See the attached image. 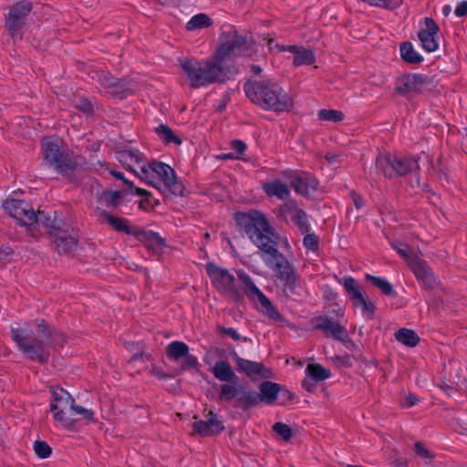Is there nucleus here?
Segmentation results:
<instances>
[{"label":"nucleus","mask_w":467,"mask_h":467,"mask_svg":"<svg viewBox=\"0 0 467 467\" xmlns=\"http://www.w3.org/2000/svg\"><path fill=\"white\" fill-rule=\"evenodd\" d=\"M235 223L241 225L249 239L261 250V258L285 285L296 286L298 277L289 262L276 246L290 247L286 237H281L271 227L265 216L259 212L235 213Z\"/></svg>","instance_id":"1"},{"label":"nucleus","mask_w":467,"mask_h":467,"mask_svg":"<svg viewBox=\"0 0 467 467\" xmlns=\"http://www.w3.org/2000/svg\"><path fill=\"white\" fill-rule=\"evenodd\" d=\"M244 92L251 101L265 109L285 112L294 106L292 96L278 84L269 80L247 82Z\"/></svg>","instance_id":"2"},{"label":"nucleus","mask_w":467,"mask_h":467,"mask_svg":"<svg viewBox=\"0 0 467 467\" xmlns=\"http://www.w3.org/2000/svg\"><path fill=\"white\" fill-rule=\"evenodd\" d=\"M50 410L56 424L64 429L71 428L77 420L72 418V414L79 416L78 420H83L87 423L96 421L92 410L75 405L70 394L60 388L52 389Z\"/></svg>","instance_id":"3"},{"label":"nucleus","mask_w":467,"mask_h":467,"mask_svg":"<svg viewBox=\"0 0 467 467\" xmlns=\"http://www.w3.org/2000/svg\"><path fill=\"white\" fill-rule=\"evenodd\" d=\"M139 179L166 194L182 195L184 187L177 182L173 169L161 161H149Z\"/></svg>","instance_id":"4"},{"label":"nucleus","mask_w":467,"mask_h":467,"mask_svg":"<svg viewBox=\"0 0 467 467\" xmlns=\"http://www.w3.org/2000/svg\"><path fill=\"white\" fill-rule=\"evenodd\" d=\"M182 67L193 88L223 81L225 77L221 60H183Z\"/></svg>","instance_id":"5"},{"label":"nucleus","mask_w":467,"mask_h":467,"mask_svg":"<svg viewBox=\"0 0 467 467\" xmlns=\"http://www.w3.org/2000/svg\"><path fill=\"white\" fill-rule=\"evenodd\" d=\"M12 336L23 353L31 359H37L44 362L47 354L42 350L40 342L33 337L32 331L27 325L12 327Z\"/></svg>","instance_id":"6"},{"label":"nucleus","mask_w":467,"mask_h":467,"mask_svg":"<svg viewBox=\"0 0 467 467\" xmlns=\"http://www.w3.org/2000/svg\"><path fill=\"white\" fill-rule=\"evenodd\" d=\"M280 392V386L273 382H264L260 385V394L254 391H241L235 389V398L238 405L244 409L256 405L259 401L265 404H272Z\"/></svg>","instance_id":"7"},{"label":"nucleus","mask_w":467,"mask_h":467,"mask_svg":"<svg viewBox=\"0 0 467 467\" xmlns=\"http://www.w3.org/2000/svg\"><path fill=\"white\" fill-rule=\"evenodd\" d=\"M376 166L388 177L396 174L403 175L415 171L419 167L417 161L414 159L398 158L389 153L379 156L376 160Z\"/></svg>","instance_id":"8"},{"label":"nucleus","mask_w":467,"mask_h":467,"mask_svg":"<svg viewBox=\"0 0 467 467\" xmlns=\"http://www.w3.org/2000/svg\"><path fill=\"white\" fill-rule=\"evenodd\" d=\"M237 275L240 282L244 285L249 297L254 303L257 309L272 319H279L280 315L277 310L263 292L252 282L251 278L243 272H238Z\"/></svg>","instance_id":"9"},{"label":"nucleus","mask_w":467,"mask_h":467,"mask_svg":"<svg viewBox=\"0 0 467 467\" xmlns=\"http://www.w3.org/2000/svg\"><path fill=\"white\" fill-rule=\"evenodd\" d=\"M42 150L45 165L57 172L65 171L68 160L57 139L45 138L42 141Z\"/></svg>","instance_id":"10"},{"label":"nucleus","mask_w":467,"mask_h":467,"mask_svg":"<svg viewBox=\"0 0 467 467\" xmlns=\"http://www.w3.org/2000/svg\"><path fill=\"white\" fill-rule=\"evenodd\" d=\"M116 158L128 171L134 173L138 178L142 172L149 161L146 156L138 149L132 146H125L118 149Z\"/></svg>","instance_id":"11"},{"label":"nucleus","mask_w":467,"mask_h":467,"mask_svg":"<svg viewBox=\"0 0 467 467\" xmlns=\"http://www.w3.org/2000/svg\"><path fill=\"white\" fill-rule=\"evenodd\" d=\"M4 210L24 225L37 223L35 210L24 201L8 199L3 203Z\"/></svg>","instance_id":"12"},{"label":"nucleus","mask_w":467,"mask_h":467,"mask_svg":"<svg viewBox=\"0 0 467 467\" xmlns=\"http://www.w3.org/2000/svg\"><path fill=\"white\" fill-rule=\"evenodd\" d=\"M31 8L29 2H19L11 7L5 18V28L13 38L19 36L20 29L26 24Z\"/></svg>","instance_id":"13"},{"label":"nucleus","mask_w":467,"mask_h":467,"mask_svg":"<svg viewBox=\"0 0 467 467\" xmlns=\"http://www.w3.org/2000/svg\"><path fill=\"white\" fill-rule=\"evenodd\" d=\"M286 181L297 193L307 195L317 190L318 182L311 174L298 171H286L284 172Z\"/></svg>","instance_id":"14"},{"label":"nucleus","mask_w":467,"mask_h":467,"mask_svg":"<svg viewBox=\"0 0 467 467\" xmlns=\"http://www.w3.org/2000/svg\"><path fill=\"white\" fill-rule=\"evenodd\" d=\"M279 213L286 221H292L302 234L309 231L310 223L307 215L299 210L294 202H288L281 205Z\"/></svg>","instance_id":"15"},{"label":"nucleus","mask_w":467,"mask_h":467,"mask_svg":"<svg viewBox=\"0 0 467 467\" xmlns=\"http://www.w3.org/2000/svg\"><path fill=\"white\" fill-rule=\"evenodd\" d=\"M206 420H197L192 423L193 432L201 436H209L218 433L223 429V423L212 411L206 416Z\"/></svg>","instance_id":"16"},{"label":"nucleus","mask_w":467,"mask_h":467,"mask_svg":"<svg viewBox=\"0 0 467 467\" xmlns=\"http://www.w3.org/2000/svg\"><path fill=\"white\" fill-rule=\"evenodd\" d=\"M438 32L439 27L436 23L431 18H426L425 28L419 32V38L425 50L431 52L438 48V42L436 40Z\"/></svg>","instance_id":"17"},{"label":"nucleus","mask_w":467,"mask_h":467,"mask_svg":"<svg viewBox=\"0 0 467 467\" xmlns=\"http://www.w3.org/2000/svg\"><path fill=\"white\" fill-rule=\"evenodd\" d=\"M409 265L416 277L420 280L426 287H432L435 285L436 279L426 262L418 256H414L412 259H410Z\"/></svg>","instance_id":"18"},{"label":"nucleus","mask_w":467,"mask_h":467,"mask_svg":"<svg viewBox=\"0 0 467 467\" xmlns=\"http://www.w3.org/2000/svg\"><path fill=\"white\" fill-rule=\"evenodd\" d=\"M268 46L271 56H278L282 51H288L294 56V58H313L315 57L311 49L303 46H282L275 44L272 39L268 40Z\"/></svg>","instance_id":"19"},{"label":"nucleus","mask_w":467,"mask_h":467,"mask_svg":"<svg viewBox=\"0 0 467 467\" xmlns=\"http://www.w3.org/2000/svg\"><path fill=\"white\" fill-rule=\"evenodd\" d=\"M207 272L213 285L221 291L226 292L231 290L232 276L229 273L215 265H207Z\"/></svg>","instance_id":"20"},{"label":"nucleus","mask_w":467,"mask_h":467,"mask_svg":"<svg viewBox=\"0 0 467 467\" xmlns=\"http://www.w3.org/2000/svg\"><path fill=\"white\" fill-rule=\"evenodd\" d=\"M284 180L280 178L273 179L263 185V189L268 196H275L279 200H285L290 195L288 188L289 181L283 175Z\"/></svg>","instance_id":"21"},{"label":"nucleus","mask_w":467,"mask_h":467,"mask_svg":"<svg viewBox=\"0 0 467 467\" xmlns=\"http://www.w3.org/2000/svg\"><path fill=\"white\" fill-rule=\"evenodd\" d=\"M306 379L303 381V387L311 391L314 389V384L310 382V379L314 381H322L330 377V372L323 366L317 363L307 365L306 368Z\"/></svg>","instance_id":"22"},{"label":"nucleus","mask_w":467,"mask_h":467,"mask_svg":"<svg viewBox=\"0 0 467 467\" xmlns=\"http://www.w3.org/2000/svg\"><path fill=\"white\" fill-rule=\"evenodd\" d=\"M52 242L59 254H66L73 251L77 243L74 237L68 235L62 230H55L50 233Z\"/></svg>","instance_id":"23"},{"label":"nucleus","mask_w":467,"mask_h":467,"mask_svg":"<svg viewBox=\"0 0 467 467\" xmlns=\"http://www.w3.org/2000/svg\"><path fill=\"white\" fill-rule=\"evenodd\" d=\"M96 215L101 222L107 223L116 231L125 233L130 232L129 221L124 218L114 216L112 214L108 213L105 211H99V213Z\"/></svg>","instance_id":"24"},{"label":"nucleus","mask_w":467,"mask_h":467,"mask_svg":"<svg viewBox=\"0 0 467 467\" xmlns=\"http://www.w3.org/2000/svg\"><path fill=\"white\" fill-rule=\"evenodd\" d=\"M140 240L155 253L161 252L164 247V241L152 231H142L139 234Z\"/></svg>","instance_id":"25"},{"label":"nucleus","mask_w":467,"mask_h":467,"mask_svg":"<svg viewBox=\"0 0 467 467\" xmlns=\"http://www.w3.org/2000/svg\"><path fill=\"white\" fill-rule=\"evenodd\" d=\"M235 366L240 371L244 372L249 377H264L265 376L263 366L256 362L245 359H235Z\"/></svg>","instance_id":"26"},{"label":"nucleus","mask_w":467,"mask_h":467,"mask_svg":"<svg viewBox=\"0 0 467 467\" xmlns=\"http://www.w3.org/2000/svg\"><path fill=\"white\" fill-rule=\"evenodd\" d=\"M120 202V192L117 191L103 192L98 198L97 213L104 211L103 207H116Z\"/></svg>","instance_id":"27"},{"label":"nucleus","mask_w":467,"mask_h":467,"mask_svg":"<svg viewBox=\"0 0 467 467\" xmlns=\"http://www.w3.org/2000/svg\"><path fill=\"white\" fill-rule=\"evenodd\" d=\"M352 302L355 306L361 308L362 316L364 317H373L375 306L366 295L363 293L360 295H356V297L352 300Z\"/></svg>","instance_id":"28"},{"label":"nucleus","mask_w":467,"mask_h":467,"mask_svg":"<svg viewBox=\"0 0 467 467\" xmlns=\"http://www.w3.org/2000/svg\"><path fill=\"white\" fill-rule=\"evenodd\" d=\"M395 337L400 343L410 348L415 347L420 340L413 330L407 328L398 330L395 334Z\"/></svg>","instance_id":"29"},{"label":"nucleus","mask_w":467,"mask_h":467,"mask_svg":"<svg viewBox=\"0 0 467 467\" xmlns=\"http://www.w3.org/2000/svg\"><path fill=\"white\" fill-rule=\"evenodd\" d=\"M234 50V37L231 36L223 35L220 38L219 47L217 48V55L215 58H227L230 57Z\"/></svg>","instance_id":"30"},{"label":"nucleus","mask_w":467,"mask_h":467,"mask_svg":"<svg viewBox=\"0 0 467 467\" xmlns=\"http://www.w3.org/2000/svg\"><path fill=\"white\" fill-rule=\"evenodd\" d=\"M213 371L215 378L222 381H230L234 377L231 366L224 361L217 362L214 365Z\"/></svg>","instance_id":"31"},{"label":"nucleus","mask_w":467,"mask_h":467,"mask_svg":"<svg viewBox=\"0 0 467 467\" xmlns=\"http://www.w3.org/2000/svg\"><path fill=\"white\" fill-rule=\"evenodd\" d=\"M168 356L174 359H179L187 356L189 353L188 346L181 341H173L167 347Z\"/></svg>","instance_id":"32"},{"label":"nucleus","mask_w":467,"mask_h":467,"mask_svg":"<svg viewBox=\"0 0 467 467\" xmlns=\"http://www.w3.org/2000/svg\"><path fill=\"white\" fill-rule=\"evenodd\" d=\"M212 25L211 18L205 14H198L192 16L186 25L189 31L209 27Z\"/></svg>","instance_id":"33"},{"label":"nucleus","mask_w":467,"mask_h":467,"mask_svg":"<svg viewBox=\"0 0 467 467\" xmlns=\"http://www.w3.org/2000/svg\"><path fill=\"white\" fill-rule=\"evenodd\" d=\"M111 174L117 179L122 180L124 182V183L127 184L130 190H133V191H131V193L142 197V200L140 203V208L146 209L144 202L148 200L147 191L144 189H141V188H135L133 183L131 182H130L129 180H126L124 178L123 174L119 171H111Z\"/></svg>","instance_id":"34"},{"label":"nucleus","mask_w":467,"mask_h":467,"mask_svg":"<svg viewBox=\"0 0 467 467\" xmlns=\"http://www.w3.org/2000/svg\"><path fill=\"white\" fill-rule=\"evenodd\" d=\"M318 327L321 328L327 335L333 336L336 338H341L344 334L343 328L338 324L330 320L323 321L318 325Z\"/></svg>","instance_id":"35"},{"label":"nucleus","mask_w":467,"mask_h":467,"mask_svg":"<svg viewBox=\"0 0 467 467\" xmlns=\"http://www.w3.org/2000/svg\"><path fill=\"white\" fill-rule=\"evenodd\" d=\"M338 282L349 294L351 300L356 297V295H360L362 293L361 288L357 285V282L353 277L347 276L340 279Z\"/></svg>","instance_id":"36"},{"label":"nucleus","mask_w":467,"mask_h":467,"mask_svg":"<svg viewBox=\"0 0 467 467\" xmlns=\"http://www.w3.org/2000/svg\"><path fill=\"white\" fill-rule=\"evenodd\" d=\"M156 132L159 135V137L166 143L174 142L177 145H180L182 143V140H180L176 135H174L172 130L165 125H160L156 129Z\"/></svg>","instance_id":"37"},{"label":"nucleus","mask_w":467,"mask_h":467,"mask_svg":"<svg viewBox=\"0 0 467 467\" xmlns=\"http://www.w3.org/2000/svg\"><path fill=\"white\" fill-rule=\"evenodd\" d=\"M318 118L325 121L339 122L343 120L344 114L342 111L336 109H322L318 112Z\"/></svg>","instance_id":"38"},{"label":"nucleus","mask_w":467,"mask_h":467,"mask_svg":"<svg viewBox=\"0 0 467 467\" xmlns=\"http://www.w3.org/2000/svg\"><path fill=\"white\" fill-rule=\"evenodd\" d=\"M366 278L370 280L375 286L380 289L385 295H390L393 291L392 285L383 277L367 275Z\"/></svg>","instance_id":"39"},{"label":"nucleus","mask_w":467,"mask_h":467,"mask_svg":"<svg viewBox=\"0 0 467 467\" xmlns=\"http://www.w3.org/2000/svg\"><path fill=\"white\" fill-rule=\"evenodd\" d=\"M424 78L419 75L409 76L405 81L407 91H418L423 88Z\"/></svg>","instance_id":"40"},{"label":"nucleus","mask_w":467,"mask_h":467,"mask_svg":"<svg viewBox=\"0 0 467 467\" xmlns=\"http://www.w3.org/2000/svg\"><path fill=\"white\" fill-rule=\"evenodd\" d=\"M400 57L401 58H421L414 50L410 42H404L400 45Z\"/></svg>","instance_id":"41"},{"label":"nucleus","mask_w":467,"mask_h":467,"mask_svg":"<svg viewBox=\"0 0 467 467\" xmlns=\"http://www.w3.org/2000/svg\"><path fill=\"white\" fill-rule=\"evenodd\" d=\"M273 429L276 432V434L280 436L284 441L290 440L291 430L286 424L277 422L273 426Z\"/></svg>","instance_id":"42"},{"label":"nucleus","mask_w":467,"mask_h":467,"mask_svg":"<svg viewBox=\"0 0 467 467\" xmlns=\"http://www.w3.org/2000/svg\"><path fill=\"white\" fill-rule=\"evenodd\" d=\"M391 245L399 253V254L402 256L410 265V259H412L414 256L410 255L408 245L398 241L393 242Z\"/></svg>","instance_id":"43"},{"label":"nucleus","mask_w":467,"mask_h":467,"mask_svg":"<svg viewBox=\"0 0 467 467\" xmlns=\"http://www.w3.org/2000/svg\"><path fill=\"white\" fill-rule=\"evenodd\" d=\"M34 451L40 458H47L51 452L50 447L44 441H36L34 443Z\"/></svg>","instance_id":"44"},{"label":"nucleus","mask_w":467,"mask_h":467,"mask_svg":"<svg viewBox=\"0 0 467 467\" xmlns=\"http://www.w3.org/2000/svg\"><path fill=\"white\" fill-rule=\"evenodd\" d=\"M305 247L309 250L316 249L317 245V237L315 234H306L303 240Z\"/></svg>","instance_id":"45"},{"label":"nucleus","mask_w":467,"mask_h":467,"mask_svg":"<svg viewBox=\"0 0 467 467\" xmlns=\"http://www.w3.org/2000/svg\"><path fill=\"white\" fill-rule=\"evenodd\" d=\"M245 150L246 145L243 141L235 140V160L240 159L245 161V159L242 157Z\"/></svg>","instance_id":"46"},{"label":"nucleus","mask_w":467,"mask_h":467,"mask_svg":"<svg viewBox=\"0 0 467 467\" xmlns=\"http://www.w3.org/2000/svg\"><path fill=\"white\" fill-rule=\"evenodd\" d=\"M455 15L459 17L467 15V1H462L455 8Z\"/></svg>","instance_id":"47"},{"label":"nucleus","mask_w":467,"mask_h":467,"mask_svg":"<svg viewBox=\"0 0 467 467\" xmlns=\"http://www.w3.org/2000/svg\"><path fill=\"white\" fill-rule=\"evenodd\" d=\"M415 450H416V452L424 457V458H431V454L430 452L426 450V448L420 444V443H416L415 444Z\"/></svg>","instance_id":"48"},{"label":"nucleus","mask_w":467,"mask_h":467,"mask_svg":"<svg viewBox=\"0 0 467 467\" xmlns=\"http://www.w3.org/2000/svg\"><path fill=\"white\" fill-rule=\"evenodd\" d=\"M221 396L223 399L230 400L233 398V389L229 385H225L223 387L221 391Z\"/></svg>","instance_id":"49"},{"label":"nucleus","mask_w":467,"mask_h":467,"mask_svg":"<svg viewBox=\"0 0 467 467\" xmlns=\"http://www.w3.org/2000/svg\"><path fill=\"white\" fill-rule=\"evenodd\" d=\"M248 47V41L242 36H235V48H246Z\"/></svg>","instance_id":"50"},{"label":"nucleus","mask_w":467,"mask_h":467,"mask_svg":"<svg viewBox=\"0 0 467 467\" xmlns=\"http://www.w3.org/2000/svg\"><path fill=\"white\" fill-rule=\"evenodd\" d=\"M338 158L339 157L337 154H334V153H327L326 155V160L330 164H335L336 162H337Z\"/></svg>","instance_id":"51"},{"label":"nucleus","mask_w":467,"mask_h":467,"mask_svg":"<svg viewBox=\"0 0 467 467\" xmlns=\"http://www.w3.org/2000/svg\"><path fill=\"white\" fill-rule=\"evenodd\" d=\"M185 357H186V360H187V362H188V364L190 366H192V367L196 366L198 361H197V358L195 357H193L192 355H189V353Z\"/></svg>","instance_id":"52"},{"label":"nucleus","mask_w":467,"mask_h":467,"mask_svg":"<svg viewBox=\"0 0 467 467\" xmlns=\"http://www.w3.org/2000/svg\"><path fill=\"white\" fill-rule=\"evenodd\" d=\"M353 201L358 209H360L363 206V201L361 198L358 195L353 196Z\"/></svg>","instance_id":"53"},{"label":"nucleus","mask_w":467,"mask_h":467,"mask_svg":"<svg viewBox=\"0 0 467 467\" xmlns=\"http://www.w3.org/2000/svg\"><path fill=\"white\" fill-rule=\"evenodd\" d=\"M252 71H253L254 74L258 75V74H260V73H261L262 68H261V67H259V66H255V65H254V66H252Z\"/></svg>","instance_id":"54"},{"label":"nucleus","mask_w":467,"mask_h":467,"mask_svg":"<svg viewBox=\"0 0 467 467\" xmlns=\"http://www.w3.org/2000/svg\"><path fill=\"white\" fill-rule=\"evenodd\" d=\"M312 60H295V65L296 66H300L302 64H304V62H306V64H310Z\"/></svg>","instance_id":"55"},{"label":"nucleus","mask_w":467,"mask_h":467,"mask_svg":"<svg viewBox=\"0 0 467 467\" xmlns=\"http://www.w3.org/2000/svg\"><path fill=\"white\" fill-rule=\"evenodd\" d=\"M415 404V398L412 397V396H410L408 398V405L409 406H413Z\"/></svg>","instance_id":"56"},{"label":"nucleus","mask_w":467,"mask_h":467,"mask_svg":"<svg viewBox=\"0 0 467 467\" xmlns=\"http://www.w3.org/2000/svg\"><path fill=\"white\" fill-rule=\"evenodd\" d=\"M450 11H451V7H450V5H445V6L443 7V13H444L445 15H448Z\"/></svg>","instance_id":"57"},{"label":"nucleus","mask_w":467,"mask_h":467,"mask_svg":"<svg viewBox=\"0 0 467 467\" xmlns=\"http://www.w3.org/2000/svg\"><path fill=\"white\" fill-rule=\"evenodd\" d=\"M224 332L227 333L228 335H230L231 337H234V329L233 328L225 329Z\"/></svg>","instance_id":"58"},{"label":"nucleus","mask_w":467,"mask_h":467,"mask_svg":"<svg viewBox=\"0 0 467 467\" xmlns=\"http://www.w3.org/2000/svg\"><path fill=\"white\" fill-rule=\"evenodd\" d=\"M286 394H287V396H288L289 398H292V396H293V395H292V393H291V392H289V391H286Z\"/></svg>","instance_id":"59"}]
</instances>
